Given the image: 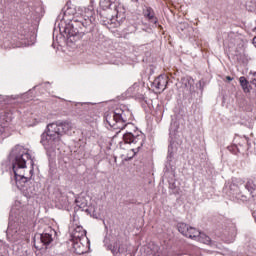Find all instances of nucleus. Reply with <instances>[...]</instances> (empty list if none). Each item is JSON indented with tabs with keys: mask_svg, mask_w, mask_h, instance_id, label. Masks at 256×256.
I'll return each instance as SVG.
<instances>
[{
	"mask_svg": "<svg viewBox=\"0 0 256 256\" xmlns=\"http://www.w3.org/2000/svg\"><path fill=\"white\" fill-rule=\"evenodd\" d=\"M10 215H13V210H11Z\"/></svg>",
	"mask_w": 256,
	"mask_h": 256,
	"instance_id": "2f4dec72",
	"label": "nucleus"
},
{
	"mask_svg": "<svg viewBox=\"0 0 256 256\" xmlns=\"http://www.w3.org/2000/svg\"><path fill=\"white\" fill-rule=\"evenodd\" d=\"M226 79H227V81H233V77H231V76H227Z\"/></svg>",
	"mask_w": 256,
	"mask_h": 256,
	"instance_id": "cd10ccee",
	"label": "nucleus"
},
{
	"mask_svg": "<svg viewBox=\"0 0 256 256\" xmlns=\"http://www.w3.org/2000/svg\"><path fill=\"white\" fill-rule=\"evenodd\" d=\"M233 184L234 185H244L245 184V180L241 179V178H236L233 180Z\"/></svg>",
	"mask_w": 256,
	"mask_h": 256,
	"instance_id": "aec40b11",
	"label": "nucleus"
},
{
	"mask_svg": "<svg viewBox=\"0 0 256 256\" xmlns=\"http://www.w3.org/2000/svg\"><path fill=\"white\" fill-rule=\"evenodd\" d=\"M178 231L184 235V237H189V239H194V241L197 240V237H199L201 233L199 230L187 225L186 223H179Z\"/></svg>",
	"mask_w": 256,
	"mask_h": 256,
	"instance_id": "0eeeda50",
	"label": "nucleus"
},
{
	"mask_svg": "<svg viewBox=\"0 0 256 256\" xmlns=\"http://www.w3.org/2000/svg\"><path fill=\"white\" fill-rule=\"evenodd\" d=\"M253 77L256 79V72L253 73Z\"/></svg>",
	"mask_w": 256,
	"mask_h": 256,
	"instance_id": "c756f323",
	"label": "nucleus"
},
{
	"mask_svg": "<svg viewBox=\"0 0 256 256\" xmlns=\"http://www.w3.org/2000/svg\"><path fill=\"white\" fill-rule=\"evenodd\" d=\"M72 241H73L72 245H73L74 253H76L77 255H85V252L89 247V238H87L86 241H83L81 239L72 240Z\"/></svg>",
	"mask_w": 256,
	"mask_h": 256,
	"instance_id": "9d476101",
	"label": "nucleus"
},
{
	"mask_svg": "<svg viewBox=\"0 0 256 256\" xmlns=\"http://www.w3.org/2000/svg\"><path fill=\"white\" fill-rule=\"evenodd\" d=\"M252 85H255L256 86V78L254 77L251 81Z\"/></svg>",
	"mask_w": 256,
	"mask_h": 256,
	"instance_id": "bb28decb",
	"label": "nucleus"
},
{
	"mask_svg": "<svg viewBox=\"0 0 256 256\" xmlns=\"http://www.w3.org/2000/svg\"><path fill=\"white\" fill-rule=\"evenodd\" d=\"M56 207L58 209H69V199L67 196H62L57 202Z\"/></svg>",
	"mask_w": 256,
	"mask_h": 256,
	"instance_id": "2eb2a0df",
	"label": "nucleus"
},
{
	"mask_svg": "<svg viewBox=\"0 0 256 256\" xmlns=\"http://www.w3.org/2000/svg\"><path fill=\"white\" fill-rule=\"evenodd\" d=\"M199 85L201 86V81H199Z\"/></svg>",
	"mask_w": 256,
	"mask_h": 256,
	"instance_id": "473e14b6",
	"label": "nucleus"
},
{
	"mask_svg": "<svg viewBox=\"0 0 256 256\" xmlns=\"http://www.w3.org/2000/svg\"><path fill=\"white\" fill-rule=\"evenodd\" d=\"M5 165L7 166V164H6V163H3V164H2V167H5Z\"/></svg>",
	"mask_w": 256,
	"mask_h": 256,
	"instance_id": "7c9ffc66",
	"label": "nucleus"
},
{
	"mask_svg": "<svg viewBox=\"0 0 256 256\" xmlns=\"http://www.w3.org/2000/svg\"><path fill=\"white\" fill-rule=\"evenodd\" d=\"M231 149H232V151H234V153L236 150L238 151V153H241V149H239V146H237V145L232 146Z\"/></svg>",
	"mask_w": 256,
	"mask_h": 256,
	"instance_id": "b1692460",
	"label": "nucleus"
},
{
	"mask_svg": "<svg viewBox=\"0 0 256 256\" xmlns=\"http://www.w3.org/2000/svg\"><path fill=\"white\" fill-rule=\"evenodd\" d=\"M73 127L75 125L69 121L49 124L47 131L41 135V144L46 151H55L59 143H61V137L64 133L69 135L73 131Z\"/></svg>",
	"mask_w": 256,
	"mask_h": 256,
	"instance_id": "f03ea898",
	"label": "nucleus"
},
{
	"mask_svg": "<svg viewBox=\"0 0 256 256\" xmlns=\"http://www.w3.org/2000/svg\"><path fill=\"white\" fill-rule=\"evenodd\" d=\"M167 83H169V77L167 75H160L152 82V87H155L157 91H165L167 89Z\"/></svg>",
	"mask_w": 256,
	"mask_h": 256,
	"instance_id": "9b49d317",
	"label": "nucleus"
},
{
	"mask_svg": "<svg viewBox=\"0 0 256 256\" xmlns=\"http://www.w3.org/2000/svg\"><path fill=\"white\" fill-rule=\"evenodd\" d=\"M245 189L250 192L252 197H256V184L253 180L249 179L245 185Z\"/></svg>",
	"mask_w": 256,
	"mask_h": 256,
	"instance_id": "dca6fc26",
	"label": "nucleus"
},
{
	"mask_svg": "<svg viewBox=\"0 0 256 256\" xmlns=\"http://www.w3.org/2000/svg\"><path fill=\"white\" fill-rule=\"evenodd\" d=\"M196 241H199L200 243H204V245H212L211 238L209 236H206L205 233H201L196 238Z\"/></svg>",
	"mask_w": 256,
	"mask_h": 256,
	"instance_id": "a211bd4d",
	"label": "nucleus"
},
{
	"mask_svg": "<svg viewBox=\"0 0 256 256\" xmlns=\"http://www.w3.org/2000/svg\"><path fill=\"white\" fill-rule=\"evenodd\" d=\"M76 205L77 207H79L80 209H85V207H87V202H79L76 200Z\"/></svg>",
	"mask_w": 256,
	"mask_h": 256,
	"instance_id": "412c9836",
	"label": "nucleus"
},
{
	"mask_svg": "<svg viewBox=\"0 0 256 256\" xmlns=\"http://www.w3.org/2000/svg\"><path fill=\"white\" fill-rule=\"evenodd\" d=\"M74 15L75 14V9L73 8H67V10L64 12V15Z\"/></svg>",
	"mask_w": 256,
	"mask_h": 256,
	"instance_id": "4be33fe9",
	"label": "nucleus"
},
{
	"mask_svg": "<svg viewBox=\"0 0 256 256\" xmlns=\"http://www.w3.org/2000/svg\"><path fill=\"white\" fill-rule=\"evenodd\" d=\"M239 81L244 93H249L251 91V86L249 85L247 78H245V76H241Z\"/></svg>",
	"mask_w": 256,
	"mask_h": 256,
	"instance_id": "f3484780",
	"label": "nucleus"
},
{
	"mask_svg": "<svg viewBox=\"0 0 256 256\" xmlns=\"http://www.w3.org/2000/svg\"><path fill=\"white\" fill-rule=\"evenodd\" d=\"M9 165L7 169H11L14 173L15 184L18 189H25L27 183L33 177V159L29 154V149L16 145L8 157Z\"/></svg>",
	"mask_w": 256,
	"mask_h": 256,
	"instance_id": "f257e3e1",
	"label": "nucleus"
},
{
	"mask_svg": "<svg viewBox=\"0 0 256 256\" xmlns=\"http://www.w3.org/2000/svg\"><path fill=\"white\" fill-rule=\"evenodd\" d=\"M29 197H33V195H35V192L30 191V193H28Z\"/></svg>",
	"mask_w": 256,
	"mask_h": 256,
	"instance_id": "c85d7f7f",
	"label": "nucleus"
},
{
	"mask_svg": "<svg viewBox=\"0 0 256 256\" xmlns=\"http://www.w3.org/2000/svg\"><path fill=\"white\" fill-rule=\"evenodd\" d=\"M144 17H146L152 23L157 24V18L155 17V11H153V8L146 7L144 10Z\"/></svg>",
	"mask_w": 256,
	"mask_h": 256,
	"instance_id": "4468645a",
	"label": "nucleus"
},
{
	"mask_svg": "<svg viewBox=\"0 0 256 256\" xmlns=\"http://www.w3.org/2000/svg\"><path fill=\"white\" fill-rule=\"evenodd\" d=\"M108 249H110L114 256H133L131 252L127 251V245L119 242L114 243L113 246H108Z\"/></svg>",
	"mask_w": 256,
	"mask_h": 256,
	"instance_id": "1a4fd4ad",
	"label": "nucleus"
},
{
	"mask_svg": "<svg viewBox=\"0 0 256 256\" xmlns=\"http://www.w3.org/2000/svg\"><path fill=\"white\" fill-rule=\"evenodd\" d=\"M55 237H57L55 229L48 227L42 234H38L34 237V247L39 250L43 249V247L51 245Z\"/></svg>",
	"mask_w": 256,
	"mask_h": 256,
	"instance_id": "423d86ee",
	"label": "nucleus"
},
{
	"mask_svg": "<svg viewBox=\"0 0 256 256\" xmlns=\"http://www.w3.org/2000/svg\"><path fill=\"white\" fill-rule=\"evenodd\" d=\"M195 80L193 78H183L182 79V87L187 91V93H193L195 91Z\"/></svg>",
	"mask_w": 256,
	"mask_h": 256,
	"instance_id": "ddd939ff",
	"label": "nucleus"
},
{
	"mask_svg": "<svg viewBox=\"0 0 256 256\" xmlns=\"http://www.w3.org/2000/svg\"><path fill=\"white\" fill-rule=\"evenodd\" d=\"M123 140L131 147L125 157V161H131V159L141 151V147H143V144L145 143V134H143V132H135L134 134L126 132L123 135Z\"/></svg>",
	"mask_w": 256,
	"mask_h": 256,
	"instance_id": "39448f33",
	"label": "nucleus"
},
{
	"mask_svg": "<svg viewBox=\"0 0 256 256\" xmlns=\"http://www.w3.org/2000/svg\"><path fill=\"white\" fill-rule=\"evenodd\" d=\"M85 29L84 31H91L93 29V9L91 8H85L84 9V15L81 17L74 16L72 19V29H76L74 31H71V27L65 28V35L67 39H71V37H75L77 33H79V30L77 29Z\"/></svg>",
	"mask_w": 256,
	"mask_h": 256,
	"instance_id": "7ed1b4c3",
	"label": "nucleus"
},
{
	"mask_svg": "<svg viewBox=\"0 0 256 256\" xmlns=\"http://www.w3.org/2000/svg\"><path fill=\"white\" fill-rule=\"evenodd\" d=\"M129 115L131 112L116 108L114 111L105 114V121L112 129L123 131L126 125H129Z\"/></svg>",
	"mask_w": 256,
	"mask_h": 256,
	"instance_id": "20e7f679",
	"label": "nucleus"
},
{
	"mask_svg": "<svg viewBox=\"0 0 256 256\" xmlns=\"http://www.w3.org/2000/svg\"><path fill=\"white\" fill-rule=\"evenodd\" d=\"M7 238L12 243H18V241H23L25 239V234L21 233L13 224L9 223L8 229L6 231Z\"/></svg>",
	"mask_w": 256,
	"mask_h": 256,
	"instance_id": "6e6552de",
	"label": "nucleus"
},
{
	"mask_svg": "<svg viewBox=\"0 0 256 256\" xmlns=\"http://www.w3.org/2000/svg\"><path fill=\"white\" fill-rule=\"evenodd\" d=\"M86 242L87 241V231L83 229V226H76L72 231V241L79 240Z\"/></svg>",
	"mask_w": 256,
	"mask_h": 256,
	"instance_id": "f8f14e48",
	"label": "nucleus"
},
{
	"mask_svg": "<svg viewBox=\"0 0 256 256\" xmlns=\"http://www.w3.org/2000/svg\"><path fill=\"white\" fill-rule=\"evenodd\" d=\"M139 87V84H134L132 87L129 88V91H135Z\"/></svg>",
	"mask_w": 256,
	"mask_h": 256,
	"instance_id": "a878e982",
	"label": "nucleus"
},
{
	"mask_svg": "<svg viewBox=\"0 0 256 256\" xmlns=\"http://www.w3.org/2000/svg\"><path fill=\"white\" fill-rule=\"evenodd\" d=\"M103 3H106V5L104 6L106 9L111 7V2L109 0H105L104 2H102V5Z\"/></svg>",
	"mask_w": 256,
	"mask_h": 256,
	"instance_id": "393cba45",
	"label": "nucleus"
},
{
	"mask_svg": "<svg viewBox=\"0 0 256 256\" xmlns=\"http://www.w3.org/2000/svg\"><path fill=\"white\" fill-rule=\"evenodd\" d=\"M177 129H179V124L177 122H172L170 125V135L171 137H175L177 133Z\"/></svg>",
	"mask_w": 256,
	"mask_h": 256,
	"instance_id": "6ab92c4d",
	"label": "nucleus"
},
{
	"mask_svg": "<svg viewBox=\"0 0 256 256\" xmlns=\"http://www.w3.org/2000/svg\"><path fill=\"white\" fill-rule=\"evenodd\" d=\"M167 159H168V161H172V159H173V152H171V148L168 149Z\"/></svg>",
	"mask_w": 256,
	"mask_h": 256,
	"instance_id": "5701e85b",
	"label": "nucleus"
}]
</instances>
